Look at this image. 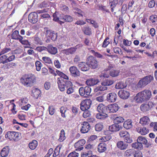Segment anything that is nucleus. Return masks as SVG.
Listing matches in <instances>:
<instances>
[{"instance_id": "nucleus-1", "label": "nucleus", "mask_w": 157, "mask_h": 157, "mask_svg": "<svg viewBox=\"0 0 157 157\" xmlns=\"http://www.w3.org/2000/svg\"><path fill=\"white\" fill-rule=\"evenodd\" d=\"M151 96V91L145 90L137 94L136 97L137 102H142L148 101Z\"/></svg>"}, {"instance_id": "nucleus-2", "label": "nucleus", "mask_w": 157, "mask_h": 157, "mask_svg": "<svg viewBox=\"0 0 157 157\" xmlns=\"http://www.w3.org/2000/svg\"><path fill=\"white\" fill-rule=\"evenodd\" d=\"M21 82L26 87L31 86L36 81L35 76L32 74L25 75L20 79Z\"/></svg>"}, {"instance_id": "nucleus-3", "label": "nucleus", "mask_w": 157, "mask_h": 157, "mask_svg": "<svg viewBox=\"0 0 157 157\" xmlns=\"http://www.w3.org/2000/svg\"><path fill=\"white\" fill-rule=\"evenodd\" d=\"M153 79V77L149 75L143 78L138 83L137 86L138 88H142L149 83Z\"/></svg>"}, {"instance_id": "nucleus-4", "label": "nucleus", "mask_w": 157, "mask_h": 157, "mask_svg": "<svg viewBox=\"0 0 157 157\" xmlns=\"http://www.w3.org/2000/svg\"><path fill=\"white\" fill-rule=\"evenodd\" d=\"M57 82L59 88L61 91L65 90V88L67 89L72 84L71 82L67 80H64L63 79L59 80Z\"/></svg>"}, {"instance_id": "nucleus-5", "label": "nucleus", "mask_w": 157, "mask_h": 157, "mask_svg": "<svg viewBox=\"0 0 157 157\" xmlns=\"http://www.w3.org/2000/svg\"><path fill=\"white\" fill-rule=\"evenodd\" d=\"M114 83V81L113 80L109 79H106L104 80L103 82L101 83V84L102 86H99L97 87V88L95 90L96 91V90H98L100 91H103L107 89V87L105 86H110Z\"/></svg>"}, {"instance_id": "nucleus-6", "label": "nucleus", "mask_w": 157, "mask_h": 157, "mask_svg": "<svg viewBox=\"0 0 157 157\" xmlns=\"http://www.w3.org/2000/svg\"><path fill=\"white\" fill-rule=\"evenodd\" d=\"M87 63L90 67L95 69L97 67L98 62L96 59L92 56H90L87 59Z\"/></svg>"}, {"instance_id": "nucleus-7", "label": "nucleus", "mask_w": 157, "mask_h": 157, "mask_svg": "<svg viewBox=\"0 0 157 157\" xmlns=\"http://www.w3.org/2000/svg\"><path fill=\"white\" fill-rule=\"evenodd\" d=\"M119 135L121 137L124 138V140L126 143H130L132 142V138L130 137L129 134L126 131H121Z\"/></svg>"}, {"instance_id": "nucleus-8", "label": "nucleus", "mask_w": 157, "mask_h": 157, "mask_svg": "<svg viewBox=\"0 0 157 157\" xmlns=\"http://www.w3.org/2000/svg\"><path fill=\"white\" fill-rule=\"evenodd\" d=\"M6 136H7L10 140H13L15 141H18L20 139L18 133L14 132H8Z\"/></svg>"}, {"instance_id": "nucleus-9", "label": "nucleus", "mask_w": 157, "mask_h": 157, "mask_svg": "<svg viewBox=\"0 0 157 157\" xmlns=\"http://www.w3.org/2000/svg\"><path fill=\"white\" fill-rule=\"evenodd\" d=\"M92 101L90 99H86L80 103V109L83 111L87 110L90 107Z\"/></svg>"}, {"instance_id": "nucleus-10", "label": "nucleus", "mask_w": 157, "mask_h": 157, "mask_svg": "<svg viewBox=\"0 0 157 157\" xmlns=\"http://www.w3.org/2000/svg\"><path fill=\"white\" fill-rule=\"evenodd\" d=\"M29 21L32 24H35L38 21L37 13L35 12L31 13L28 17Z\"/></svg>"}, {"instance_id": "nucleus-11", "label": "nucleus", "mask_w": 157, "mask_h": 157, "mask_svg": "<svg viewBox=\"0 0 157 157\" xmlns=\"http://www.w3.org/2000/svg\"><path fill=\"white\" fill-rule=\"evenodd\" d=\"M44 31L46 32L45 35L47 37H49L53 41H55L56 40L57 36L56 34L55 33L54 31L47 30V29L45 28H44Z\"/></svg>"}, {"instance_id": "nucleus-12", "label": "nucleus", "mask_w": 157, "mask_h": 157, "mask_svg": "<svg viewBox=\"0 0 157 157\" xmlns=\"http://www.w3.org/2000/svg\"><path fill=\"white\" fill-rule=\"evenodd\" d=\"M85 140L84 139H82L76 143L74 145L75 148H77L76 151L82 150L83 148L82 146L85 144Z\"/></svg>"}, {"instance_id": "nucleus-13", "label": "nucleus", "mask_w": 157, "mask_h": 157, "mask_svg": "<svg viewBox=\"0 0 157 157\" xmlns=\"http://www.w3.org/2000/svg\"><path fill=\"white\" fill-rule=\"evenodd\" d=\"M118 96L121 98L126 99L128 98L130 93L128 91L126 90H121L118 93Z\"/></svg>"}, {"instance_id": "nucleus-14", "label": "nucleus", "mask_w": 157, "mask_h": 157, "mask_svg": "<svg viewBox=\"0 0 157 157\" xmlns=\"http://www.w3.org/2000/svg\"><path fill=\"white\" fill-rule=\"evenodd\" d=\"M107 113H114L117 112L119 109V107L118 105L116 104H114L109 105L107 106Z\"/></svg>"}, {"instance_id": "nucleus-15", "label": "nucleus", "mask_w": 157, "mask_h": 157, "mask_svg": "<svg viewBox=\"0 0 157 157\" xmlns=\"http://www.w3.org/2000/svg\"><path fill=\"white\" fill-rule=\"evenodd\" d=\"M153 105V103L151 102H149L148 104H142L140 106L141 110L145 112L148 111Z\"/></svg>"}, {"instance_id": "nucleus-16", "label": "nucleus", "mask_w": 157, "mask_h": 157, "mask_svg": "<svg viewBox=\"0 0 157 157\" xmlns=\"http://www.w3.org/2000/svg\"><path fill=\"white\" fill-rule=\"evenodd\" d=\"M117 97V95L115 93H111L107 95L106 100L109 102H113L116 101Z\"/></svg>"}, {"instance_id": "nucleus-17", "label": "nucleus", "mask_w": 157, "mask_h": 157, "mask_svg": "<svg viewBox=\"0 0 157 157\" xmlns=\"http://www.w3.org/2000/svg\"><path fill=\"white\" fill-rule=\"evenodd\" d=\"M82 125V126L80 131L82 133L87 132L90 129V124L88 122H84Z\"/></svg>"}, {"instance_id": "nucleus-18", "label": "nucleus", "mask_w": 157, "mask_h": 157, "mask_svg": "<svg viewBox=\"0 0 157 157\" xmlns=\"http://www.w3.org/2000/svg\"><path fill=\"white\" fill-rule=\"evenodd\" d=\"M69 71L72 76L75 77L79 76L80 72L75 66H71L69 68Z\"/></svg>"}, {"instance_id": "nucleus-19", "label": "nucleus", "mask_w": 157, "mask_h": 157, "mask_svg": "<svg viewBox=\"0 0 157 157\" xmlns=\"http://www.w3.org/2000/svg\"><path fill=\"white\" fill-rule=\"evenodd\" d=\"M137 141L142 145L143 144L146 145V146L147 147H149L151 145L149 143H147V140L146 138L142 136H140L138 137Z\"/></svg>"}, {"instance_id": "nucleus-20", "label": "nucleus", "mask_w": 157, "mask_h": 157, "mask_svg": "<svg viewBox=\"0 0 157 157\" xmlns=\"http://www.w3.org/2000/svg\"><path fill=\"white\" fill-rule=\"evenodd\" d=\"M107 106H105L102 104H99L97 107V111L102 113H107Z\"/></svg>"}, {"instance_id": "nucleus-21", "label": "nucleus", "mask_w": 157, "mask_h": 157, "mask_svg": "<svg viewBox=\"0 0 157 157\" xmlns=\"http://www.w3.org/2000/svg\"><path fill=\"white\" fill-rule=\"evenodd\" d=\"M76 48L71 47L66 49L63 50H62V52L66 55H69L74 53L76 51Z\"/></svg>"}, {"instance_id": "nucleus-22", "label": "nucleus", "mask_w": 157, "mask_h": 157, "mask_svg": "<svg viewBox=\"0 0 157 157\" xmlns=\"http://www.w3.org/2000/svg\"><path fill=\"white\" fill-rule=\"evenodd\" d=\"M128 144L127 143L123 141H119L117 143V146L118 148L121 150H124L127 149L128 147Z\"/></svg>"}, {"instance_id": "nucleus-23", "label": "nucleus", "mask_w": 157, "mask_h": 157, "mask_svg": "<svg viewBox=\"0 0 157 157\" xmlns=\"http://www.w3.org/2000/svg\"><path fill=\"white\" fill-rule=\"evenodd\" d=\"M78 66L81 70L83 71H86L89 69V66L87 62H80L78 64Z\"/></svg>"}, {"instance_id": "nucleus-24", "label": "nucleus", "mask_w": 157, "mask_h": 157, "mask_svg": "<svg viewBox=\"0 0 157 157\" xmlns=\"http://www.w3.org/2000/svg\"><path fill=\"white\" fill-rule=\"evenodd\" d=\"M122 128V127L119 126L118 124H113L109 127V130L111 132H117L119 131Z\"/></svg>"}, {"instance_id": "nucleus-25", "label": "nucleus", "mask_w": 157, "mask_h": 157, "mask_svg": "<svg viewBox=\"0 0 157 157\" xmlns=\"http://www.w3.org/2000/svg\"><path fill=\"white\" fill-rule=\"evenodd\" d=\"M47 51L50 53L55 55L57 52V49L56 48L53 47L52 45L49 44L47 48Z\"/></svg>"}, {"instance_id": "nucleus-26", "label": "nucleus", "mask_w": 157, "mask_h": 157, "mask_svg": "<svg viewBox=\"0 0 157 157\" xmlns=\"http://www.w3.org/2000/svg\"><path fill=\"white\" fill-rule=\"evenodd\" d=\"M132 121L131 119H128L123 123L124 127L126 129H129L132 128Z\"/></svg>"}, {"instance_id": "nucleus-27", "label": "nucleus", "mask_w": 157, "mask_h": 157, "mask_svg": "<svg viewBox=\"0 0 157 157\" xmlns=\"http://www.w3.org/2000/svg\"><path fill=\"white\" fill-rule=\"evenodd\" d=\"M106 145L104 143H100L98 145V150L100 152H103L106 150Z\"/></svg>"}, {"instance_id": "nucleus-28", "label": "nucleus", "mask_w": 157, "mask_h": 157, "mask_svg": "<svg viewBox=\"0 0 157 157\" xmlns=\"http://www.w3.org/2000/svg\"><path fill=\"white\" fill-rule=\"evenodd\" d=\"M99 82V81L98 79L90 78L86 81V83L88 86H92L96 85Z\"/></svg>"}, {"instance_id": "nucleus-29", "label": "nucleus", "mask_w": 157, "mask_h": 157, "mask_svg": "<svg viewBox=\"0 0 157 157\" xmlns=\"http://www.w3.org/2000/svg\"><path fill=\"white\" fill-rule=\"evenodd\" d=\"M10 149L8 147L3 148L1 152V155L2 157H7L9 153Z\"/></svg>"}, {"instance_id": "nucleus-30", "label": "nucleus", "mask_w": 157, "mask_h": 157, "mask_svg": "<svg viewBox=\"0 0 157 157\" xmlns=\"http://www.w3.org/2000/svg\"><path fill=\"white\" fill-rule=\"evenodd\" d=\"M150 122V119L148 117L144 116L140 119V123L144 125L148 124Z\"/></svg>"}, {"instance_id": "nucleus-31", "label": "nucleus", "mask_w": 157, "mask_h": 157, "mask_svg": "<svg viewBox=\"0 0 157 157\" xmlns=\"http://www.w3.org/2000/svg\"><path fill=\"white\" fill-rule=\"evenodd\" d=\"M38 145V142L35 140H33L29 144V147L31 150H34L36 148Z\"/></svg>"}, {"instance_id": "nucleus-32", "label": "nucleus", "mask_w": 157, "mask_h": 157, "mask_svg": "<svg viewBox=\"0 0 157 157\" xmlns=\"http://www.w3.org/2000/svg\"><path fill=\"white\" fill-rule=\"evenodd\" d=\"M20 33L22 35H24L25 34L27 36H30L32 33L30 30H28L26 28L24 29H22L21 30Z\"/></svg>"}, {"instance_id": "nucleus-33", "label": "nucleus", "mask_w": 157, "mask_h": 157, "mask_svg": "<svg viewBox=\"0 0 157 157\" xmlns=\"http://www.w3.org/2000/svg\"><path fill=\"white\" fill-rule=\"evenodd\" d=\"M108 117V116L106 113H97L96 115V117L97 118L99 119L104 120L106 117Z\"/></svg>"}, {"instance_id": "nucleus-34", "label": "nucleus", "mask_w": 157, "mask_h": 157, "mask_svg": "<svg viewBox=\"0 0 157 157\" xmlns=\"http://www.w3.org/2000/svg\"><path fill=\"white\" fill-rule=\"evenodd\" d=\"M132 146L133 148L135 149H142L143 148V145L140 144L137 141V142L132 143Z\"/></svg>"}, {"instance_id": "nucleus-35", "label": "nucleus", "mask_w": 157, "mask_h": 157, "mask_svg": "<svg viewBox=\"0 0 157 157\" xmlns=\"http://www.w3.org/2000/svg\"><path fill=\"white\" fill-rule=\"evenodd\" d=\"M20 36H21L19 35V32L17 30H15L12 34L11 37L13 39L19 40Z\"/></svg>"}, {"instance_id": "nucleus-36", "label": "nucleus", "mask_w": 157, "mask_h": 157, "mask_svg": "<svg viewBox=\"0 0 157 157\" xmlns=\"http://www.w3.org/2000/svg\"><path fill=\"white\" fill-rule=\"evenodd\" d=\"M126 85L124 82H119L117 83L115 88L117 89H123L126 87Z\"/></svg>"}, {"instance_id": "nucleus-37", "label": "nucleus", "mask_w": 157, "mask_h": 157, "mask_svg": "<svg viewBox=\"0 0 157 157\" xmlns=\"http://www.w3.org/2000/svg\"><path fill=\"white\" fill-rule=\"evenodd\" d=\"M124 119L122 117H116L114 120V123L116 124L122 123L124 122Z\"/></svg>"}, {"instance_id": "nucleus-38", "label": "nucleus", "mask_w": 157, "mask_h": 157, "mask_svg": "<svg viewBox=\"0 0 157 157\" xmlns=\"http://www.w3.org/2000/svg\"><path fill=\"white\" fill-rule=\"evenodd\" d=\"M66 138L65 136V132L63 129L61 130L60 131V135L58 140L60 142L63 141Z\"/></svg>"}, {"instance_id": "nucleus-39", "label": "nucleus", "mask_w": 157, "mask_h": 157, "mask_svg": "<svg viewBox=\"0 0 157 157\" xmlns=\"http://www.w3.org/2000/svg\"><path fill=\"white\" fill-rule=\"evenodd\" d=\"M63 20L65 22H71L73 21V18L70 15H66L64 16Z\"/></svg>"}, {"instance_id": "nucleus-40", "label": "nucleus", "mask_w": 157, "mask_h": 157, "mask_svg": "<svg viewBox=\"0 0 157 157\" xmlns=\"http://www.w3.org/2000/svg\"><path fill=\"white\" fill-rule=\"evenodd\" d=\"M84 89V92L85 95H89L91 91V88L88 86H86L83 87Z\"/></svg>"}, {"instance_id": "nucleus-41", "label": "nucleus", "mask_w": 157, "mask_h": 157, "mask_svg": "<svg viewBox=\"0 0 157 157\" xmlns=\"http://www.w3.org/2000/svg\"><path fill=\"white\" fill-rule=\"evenodd\" d=\"M91 29L89 27L84 28L83 29L84 33L87 35H90L91 34Z\"/></svg>"}, {"instance_id": "nucleus-42", "label": "nucleus", "mask_w": 157, "mask_h": 157, "mask_svg": "<svg viewBox=\"0 0 157 157\" xmlns=\"http://www.w3.org/2000/svg\"><path fill=\"white\" fill-rule=\"evenodd\" d=\"M33 96L36 98H37L40 94V91L38 89H35L32 91Z\"/></svg>"}, {"instance_id": "nucleus-43", "label": "nucleus", "mask_w": 157, "mask_h": 157, "mask_svg": "<svg viewBox=\"0 0 157 157\" xmlns=\"http://www.w3.org/2000/svg\"><path fill=\"white\" fill-rule=\"evenodd\" d=\"M23 37L21 36H20V39H19V40L20 42L23 44H25L27 45H29L30 46V43L27 40H23L22 39Z\"/></svg>"}, {"instance_id": "nucleus-44", "label": "nucleus", "mask_w": 157, "mask_h": 157, "mask_svg": "<svg viewBox=\"0 0 157 157\" xmlns=\"http://www.w3.org/2000/svg\"><path fill=\"white\" fill-rule=\"evenodd\" d=\"M119 71H118L116 70H112L110 71L109 74L110 76L113 77H115L117 76L119 73Z\"/></svg>"}, {"instance_id": "nucleus-45", "label": "nucleus", "mask_w": 157, "mask_h": 157, "mask_svg": "<svg viewBox=\"0 0 157 157\" xmlns=\"http://www.w3.org/2000/svg\"><path fill=\"white\" fill-rule=\"evenodd\" d=\"M42 60L45 63L50 64L52 63L51 59L50 58L48 57H43L42 58Z\"/></svg>"}, {"instance_id": "nucleus-46", "label": "nucleus", "mask_w": 157, "mask_h": 157, "mask_svg": "<svg viewBox=\"0 0 157 157\" xmlns=\"http://www.w3.org/2000/svg\"><path fill=\"white\" fill-rule=\"evenodd\" d=\"M139 132L142 135H145L149 132V130L146 128L143 127L140 129Z\"/></svg>"}, {"instance_id": "nucleus-47", "label": "nucleus", "mask_w": 157, "mask_h": 157, "mask_svg": "<svg viewBox=\"0 0 157 157\" xmlns=\"http://www.w3.org/2000/svg\"><path fill=\"white\" fill-rule=\"evenodd\" d=\"M34 43L36 44H39L41 45L42 44L41 40L38 37H35L34 38Z\"/></svg>"}, {"instance_id": "nucleus-48", "label": "nucleus", "mask_w": 157, "mask_h": 157, "mask_svg": "<svg viewBox=\"0 0 157 157\" xmlns=\"http://www.w3.org/2000/svg\"><path fill=\"white\" fill-rule=\"evenodd\" d=\"M8 56L6 55H4L0 57V63H2L4 64L6 63H5L6 61L7 58Z\"/></svg>"}, {"instance_id": "nucleus-49", "label": "nucleus", "mask_w": 157, "mask_h": 157, "mask_svg": "<svg viewBox=\"0 0 157 157\" xmlns=\"http://www.w3.org/2000/svg\"><path fill=\"white\" fill-rule=\"evenodd\" d=\"M103 128V125L101 123H98L95 126V129L96 131H101Z\"/></svg>"}, {"instance_id": "nucleus-50", "label": "nucleus", "mask_w": 157, "mask_h": 157, "mask_svg": "<svg viewBox=\"0 0 157 157\" xmlns=\"http://www.w3.org/2000/svg\"><path fill=\"white\" fill-rule=\"evenodd\" d=\"M35 65L36 70L38 71H40L42 66L41 63L40 61H37L36 62Z\"/></svg>"}, {"instance_id": "nucleus-51", "label": "nucleus", "mask_w": 157, "mask_h": 157, "mask_svg": "<svg viewBox=\"0 0 157 157\" xmlns=\"http://www.w3.org/2000/svg\"><path fill=\"white\" fill-rule=\"evenodd\" d=\"M97 6L98 8V10H102L103 11L108 12V10L106 8V6L102 5H99Z\"/></svg>"}, {"instance_id": "nucleus-52", "label": "nucleus", "mask_w": 157, "mask_h": 157, "mask_svg": "<svg viewBox=\"0 0 157 157\" xmlns=\"http://www.w3.org/2000/svg\"><path fill=\"white\" fill-rule=\"evenodd\" d=\"M66 111V110L65 108L63 106L61 107L60 108V112L61 113V115L62 117H65L66 116L65 113Z\"/></svg>"}, {"instance_id": "nucleus-53", "label": "nucleus", "mask_w": 157, "mask_h": 157, "mask_svg": "<svg viewBox=\"0 0 157 157\" xmlns=\"http://www.w3.org/2000/svg\"><path fill=\"white\" fill-rule=\"evenodd\" d=\"M109 2L111 3L110 6L111 7H114L118 4V0H110Z\"/></svg>"}, {"instance_id": "nucleus-54", "label": "nucleus", "mask_w": 157, "mask_h": 157, "mask_svg": "<svg viewBox=\"0 0 157 157\" xmlns=\"http://www.w3.org/2000/svg\"><path fill=\"white\" fill-rule=\"evenodd\" d=\"M155 5V2L154 0L150 1L148 3V6L150 8H152L154 7Z\"/></svg>"}, {"instance_id": "nucleus-55", "label": "nucleus", "mask_w": 157, "mask_h": 157, "mask_svg": "<svg viewBox=\"0 0 157 157\" xmlns=\"http://www.w3.org/2000/svg\"><path fill=\"white\" fill-rule=\"evenodd\" d=\"M47 49V48L44 46L37 47L35 50L39 52H41L44 50H46Z\"/></svg>"}, {"instance_id": "nucleus-56", "label": "nucleus", "mask_w": 157, "mask_h": 157, "mask_svg": "<svg viewBox=\"0 0 157 157\" xmlns=\"http://www.w3.org/2000/svg\"><path fill=\"white\" fill-rule=\"evenodd\" d=\"M84 112L83 114V116L84 118H86L89 117L91 115L90 112L88 110L84 111Z\"/></svg>"}, {"instance_id": "nucleus-57", "label": "nucleus", "mask_w": 157, "mask_h": 157, "mask_svg": "<svg viewBox=\"0 0 157 157\" xmlns=\"http://www.w3.org/2000/svg\"><path fill=\"white\" fill-rule=\"evenodd\" d=\"M78 153L75 151H73L70 153L67 157H78Z\"/></svg>"}, {"instance_id": "nucleus-58", "label": "nucleus", "mask_w": 157, "mask_h": 157, "mask_svg": "<svg viewBox=\"0 0 157 157\" xmlns=\"http://www.w3.org/2000/svg\"><path fill=\"white\" fill-rule=\"evenodd\" d=\"M109 39V38L107 37L104 40L103 44L102 45V47L105 48L109 44V42L107 40Z\"/></svg>"}, {"instance_id": "nucleus-59", "label": "nucleus", "mask_w": 157, "mask_h": 157, "mask_svg": "<svg viewBox=\"0 0 157 157\" xmlns=\"http://www.w3.org/2000/svg\"><path fill=\"white\" fill-rule=\"evenodd\" d=\"M49 113L51 115H53L55 112V109L53 106H49L48 107Z\"/></svg>"}, {"instance_id": "nucleus-60", "label": "nucleus", "mask_w": 157, "mask_h": 157, "mask_svg": "<svg viewBox=\"0 0 157 157\" xmlns=\"http://www.w3.org/2000/svg\"><path fill=\"white\" fill-rule=\"evenodd\" d=\"M78 91L79 94L81 96H85V94L84 92V89L83 88V87H81L79 89Z\"/></svg>"}, {"instance_id": "nucleus-61", "label": "nucleus", "mask_w": 157, "mask_h": 157, "mask_svg": "<svg viewBox=\"0 0 157 157\" xmlns=\"http://www.w3.org/2000/svg\"><path fill=\"white\" fill-rule=\"evenodd\" d=\"M74 92V90L72 87L69 86L67 89V93L69 94H72Z\"/></svg>"}, {"instance_id": "nucleus-62", "label": "nucleus", "mask_w": 157, "mask_h": 157, "mask_svg": "<svg viewBox=\"0 0 157 157\" xmlns=\"http://www.w3.org/2000/svg\"><path fill=\"white\" fill-rule=\"evenodd\" d=\"M134 156V157H143L142 153L140 151H136Z\"/></svg>"}, {"instance_id": "nucleus-63", "label": "nucleus", "mask_w": 157, "mask_h": 157, "mask_svg": "<svg viewBox=\"0 0 157 157\" xmlns=\"http://www.w3.org/2000/svg\"><path fill=\"white\" fill-rule=\"evenodd\" d=\"M40 6L41 8H47L49 6L47 3L45 2H43L40 4Z\"/></svg>"}, {"instance_id": "nucleus-64", "label": "nucleus", "mask_w": 157, "mask_h": 157, "mask_svg": "<svg viewBox=\"0 0 157 157\" xmlns=\"http://www.w3.org/2000/svg\"><path fill=\"white\" fill-rule=\"evenodd\" d=\"M15 58V57L14 55H12L11 56L9 57L8 58H7L6 61L5 63H7L9 62L12 61Z\"/></svg>"}]
</instances>
